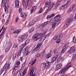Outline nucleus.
<instances>
[{"label": "nucleus", "instance_id": "1", "mask_svg": "<svg viewBox=\"0 0 76 76\" xmlns=\"http://www.w3.org/2000/svg\"><path fill=\"white\" fill-rule=\"evenodd\" d=\"M60 18H61V16H60V15L59 14H58L56 16H55L54 19L56 21L52 24V26L53 27H55L56 26H57V25L60 23L61 21L60 19Z\"/></svg>", "mask_w": 76, "mask_h": 76}, {"label": "nucleus", "instance_id": "2", "mask_svg": "<svg viewBox=\"0 0 76 76\" xmlns=\"http://www.w3.org/2000/svg\"><path fill=\"white\" fill-rule=\"evenodd\" d=\"M20 64V61H18L17 62L16 64L15 65L14 68L12 70V73L13 75H14V76H16L17 75L18 73L16 72V70H17V69H18V68L19 67V64Z\"/></svg>", "mask_w": 76, "mask_h": 76}, {"label": "nucleus", "instance_id": "3", "mask_svg": "<svg viewBox=\"0 0 76 76\" xmlns=\"http://www.w3.org/2000/svg\"><path fill=\"white\" fill-rule=\"evenodd\" d=\"M51 63L50 62L47 61L45 63V62L43 63L41 65V67L45 69H47L48 68H50V66H51Z\"/></svg>", "mask_w": 76, "mask_h": 76}, {"label": "nucleus", "instance_id": "4", "mask_svg": "<svg viewBox=\"0 0 76 76\" xmlns=\"http://www.w3.org/2000/svg\"><path fill=\"white\" fill-rule=\"evenodd\" d=\"M27 38H28V35L26 34H25L18 37V40L20 42H22L24 40H25Z\"/></svg>", "mask_w": 76, "mask_h": 76}, {"label": "nucleus", "instance_id": "5", "mask_svg": "<svg viewBox=\"0 0 76 76\" xmlns=\"http://www.w3.org/2000/svg\"><path fill=\"white\" fill-rule=\"evenodd\" d=\"M42 35H43V34L42 33H38L36 34V35H34L33 38L34 41H37L38 39L41 38V37H42Z\"/></svg>", "mask_w": 76, "mask_h": 76}, {"label": "nucleus", "instance_id": "6", "mask_svg": "<svg viewBox=\"0 0 76 76\" xmlns=\"http://www.w3.org/2000/svg\"><path fill=\"white\" fill-rule=\"evenodd\" d=\"M72 65L71 64L68 67H66V68L61 69L60 71L59 72V74L60 75H64L66 72V70L68 69H69L70 67H72Z\"/></svg>", "mask_w": 76, "mask_h": 76}, {"label": "nucleus", "instance_id": "7", "mask_svg": "<svg viewBox=\"0 0 76 76\" xmlns=\"http://www.w3.org/2000/svg\"><path fill=\"white\" fill-rule=\"evenodd\" d=\"M68 46H69V44H68V43H66L64 46L63 47L62 51L61 52V53L63 54L66 51V50L67 48L68 47Z\"/></svg>", "mask_w": 76, "mask_h": 76}, {"label": "nucleus", "instance_id": "8", "mask_svg": "<svg viewBox=\"0 0 76 76\" xmlns=\"http://www.w3.org/2000/svg\"><path fill=\"white\" fill-rule=\"evenodd\" d=\"M67 52L69 54H70L71 53H76V50L75 49V48L73 47H70V48L69 49Z\"/></svg>", "mask_w": 76, "mask_h": 76}, {"label": "nucleus", "instance_id": "9", "mask_svg": "<svg viewBox=\"0 0 76 76\" xmlns=\"http://www.w3.org/2000/svg\"><path fill=\"white\" fill-rule=\"evenodd\" d=\"M59 56V55H57L53 57H52L51 59V61L50 62L51 63H53L54 61H55L56 60V59H57V58H58V56Z\"/></svg>", "mask_w": 76, "mask_h": 76}, {"label": "nucleus", "instance_id": "10", "mask_svg": "<svg viewBox=\"0 0 76 76\" xmlns=\"http://www.w3.org/2000/svg\"><path fill=\"white\" fill-rule=\"evenodd\" d=\"M28 49L29 48H28V47H26L24 49L22 50L23 53L26 54V55H28V53H29V51H28Z\"/></svg>", "mask_w": 76, "mask_h": 76}, {"label": "nucleus", "instance_id": "11", "mask_svg": "<svg viewBox=\"0 0 76 76\" xmlns=\"http://www.w3.org/2000/svg\"><path fill=\"white\" fill-rule=\"evenodd\" d=\"M39 49H40V46L39 45L37 44V46L36 47V48H35L34 49L32 50V52H33V53H35V52H36V51H38Z\"/></svg>", "mask_w": 76, "mask_h": 76}, {"label": "nucleus", "instance_id": "12", "mask_svg": "<svg viewBox=\"0 0 76 76\" xmlns=\"http://www.w3.org/2000/svg\"><path fill=\"white\" fill-rule=\"evenodd\" d=\"M68 6V4H63L59 7V10H63V9H66V8Z\"/></svg>", "mask_w": 76, "mask_h": 76}, {"label": "nucleus", "instance_id": "13", "mask_svg": "<svg viewBox=\"0 0 76 76\" xmlns=\"http://www.w3.org/2000/svg\"><path fill=\"white\" fill-rule=\"evenodd\" d=\"M74 7V8H75V7H76V6H75V5H73L70 7L69 10L67 11V13H69L71 12V11H72V10H73Z\"/></svg>", "mask_w": 76, "mask_h": 76}, {"label": "nucleus", "instance_id": "14", "mask_svg": "<svg viewBox=\"0 0 76 76\" xmlns=\"http://www.w3.org/2000/svg\"><path fill=\"white\" fill-rule=\"evenodd\" d=\"M7 64H5L4 68L2 69V70L0 72V75H1L2 73L4 72V70H7Z\"/></svg>", "mask_w": 76, "mask_h": 76}, {"label": "nucleus", "instance_id": "15", "mask_svg": "<svg viewBox=\"0 0 76 76\" xmlns=\"http://www.w3.org/2000/svg\"><path fill=\"white\" fill-rule=\"evenodd\" d=\"M27 69L28 68H26L24 69L23 72H22V73H20L19 75V76H23L25 75V73H26V71H27Z\"/></svg>", "mask_w": 76, "mask_h": 76}, {"label": "nucleus", "instance_id": "16", "mask_svg": "<svg viewBox=\"0 0 76 76\" xmlns=\"http://www.w3.org/2000/svg\"><path fill=\"white\" fill-rule=\"evenodd\" d=\"M20 2L18 0H16L15 1V7L18 8L19 7V3Z\"/></svg>", "mask_w": 76, "mask_h": 76}, {"label": "nucleus", "instance_id": "17", "mask_svg": "<svg viewBox=\"0 0 76 76\" xmlns=\"http://www.w3.org/2000/svg\"><path fill=\"white\" fill-rule=\"evenodd\" d=\"M20 16L21 17L23 18H26L27 17V15L25 13L22 12L20 13Z\"/></svg>", "mask_w": 76, "mask_h": 76}, {"label": "nucleus", "instance_id": "18", "mask_svg": "<svg viewBox=\"0 0 76 76\" xmlns=\"http://www.w3.org/2000/svg\"><path fill=\"white\" fill-rule=\"evenodd\" d=\"M62 67V64L61 63H60L59 64L57 65L56 66V68L57 69H60Z\"/></svg>", "mask_w": 76, "mask_h": 76}, {"label": "nucleus", "instance_id": "19", "mask_svg": "<svg viewBox=\"0 0 76 76\" xmlns=\"http://www.w3.org/2000/svg\"><path fill=\"white\" fill-rule=\"evenodd\" d=\"M5 47H12V43L11 42H8L5 45Z\"/></svg>", "mask_w": 76, "mask_h": 76}, {"label": "nucleus", "instance_id": "20", "mask_svg": "<svg viewBox=\"0 0 76 76\" xmlns=\"http://www.w3.org/2000/svg\"><path fill=\"white\" fill-rule=\"evenodd\" d=\"M36 9H37L36 6H34L32 7L31 10V13H32V12L36 10Z\"/></svg>", "mask_w": 76, "mask_h": 76}, {"label": "nucleus", "instance_id": "21", "mask_svg": "<svg viewBox=\"0 0 76 76\" xmlns=\"http://www.w3.org/2000/svg\"><path fill=\"white\" fill-rule=\"evenodd\" d=\"M45 38H46V37H45V36H44L40 39L39 40V42L41 43L42 42H43V41H44V40L45 39Z\"/></svg>", "mask_w": 76, "mask_h": 76}, {"label": "nucleus", "instance_id": "22", "mask_svg": "<svg viewBox=\"0 0 76 76\" xmlns=\"http://www.w3.org/2000/svg\"><path fill=\"white\" fill-rule=\"evenodd\" d=\"M6 28H4L3 30V31L1 32V34L0 35V39L1 38V37H2V36L3 35V34H4V33L5 32V31H6Z\"/></svg>", "mask_w": 76, "mask_h": 76}, {"label": "nucleus", "instance_id": "23", "mask_svg": "<svg viewBox=\"0 0 76 76\" xmlns=\"http://www.w3.org/2000/svg\"><path fill=\"white\" fill-rule=\"evenodd\" d=\"M39 17H37V18H34L33 20L32 21V22L34 23L37 22V21H38V20H39Z\"/></svg>", "mask_w": 76, "mask_h": 76}, {"label": "nucleus", "instance_id": "24", "mask_svg": "<svg viewBox=\"0 0 76 76\" xmlns=\"http://www.w3.org/2000/svg\"><path fill=\"white\" fill-rule=\"evenodd\" d=\"M21 32V29H19V30H15L13 32V34H19Z\"/></svg>", "mask_w": 76, "mask_h": 76}, {"label": "nucleus", "instance_id": "25", "mask_svg": "<svg viewBox=\"0 0 76 76\" xmlns=\"http://www.w3.org/2000/svg\"><path fill=\"white\" fill-rule=\"evenodd\" d=\"M20 48H21V49L18 52V53H22V50H23V48L25 47V46L24 45H21L20 46Z\"/></svg>", "mask_w": 76, "mask_h": 76}, {"label": "nucleus", "instance_id": "26", "mask_svg": "<svg viewBox=\"0 0 76 76\" xmlns=\"http://www.w3.org/2000/svg\"><path fill=\"white\" fill-rule=\"evenodd\" d=\"M35 61H36V59L34 60V59H33L31 60V61L30 62L29 64H30L31 65H33L35 63Z\"/></svg>", "mask_w": 76, "mask_h": 76}, {"label": "nucleus", "instance_id": "27", "mask_svg": "<svg viewBox=\"0 0 76 76\" xmlns=\"http://www.w3.org/2000/svg\"><path fill=\"white\" fill-rule=\"evenodd\" d=\"M29 42V39H27V40L26 41L25 43V44H24L22 45H23L24 46V47L25 46H26L28 43Z\"/></svg>", "mask_w": 76, "mask_h": 76}, {"label": "nucleus", "instance_id": "28", "mask_svg": "<svg viewBox=\"0 0 76 76\" xmlns=\"http://www.w3.org/2000/svg\"><path fill=\"white\" fill-rule=\"evenodd\" d=\"M54 3H52L48 7V9L47 10H50V9H51L52 7H53V6L54 5Z\"/></svg>", "mask_w": 76, "mask_h": 76}, {"label": "nucleus", "instance_id": "29", "mask_svg": "<svg viewBox=\"0 0 76 76\" xmlns=\"http://www.w3.org/2000/svg\"><path fill=\"white\" fill-rule=\"evenodd\" d=\"M5 51L7 52V53L9 50H10V48H11V47H7V46L5 47Z\"/></svg>", "mask_w": 76, "mask_h": 76}, {"label": "nucleus", "instance_id": "30", "mask_svg": "<svg viewBox=\"0 0 76 76\" xmlns=\"http://www.w3.org/2000/svg\"><path fill=\"white\" fill-rule=\"evenodd\" d=\"M72 20V19H67L66 21V22L68 24H69L71 23V22Z\"/></svg>", "mask_w": 76, "mask_h": 76}, {"label": "nucleus", "instance_id": "31", "mask_svg": "<svg viewBox=\"0 0 76 76\" xmlns=\"http://www.w3.org/2000/svg\"><path fill=\"white\" fill-rule=\"evenodd\" d=\"M34 24V23L32 21H30V22L29 23V24L27 26L28 27H29V26H31V25H33Z\"/></svg>", "mask_w": 76, "mask_h": 76}, {"label": "nucleus", "instance_id": "32", "mask_svg": "<svg viewBox=\"0 0 76 76\" xmlns=\"http://www.w3.org/2000/svg\"><path fill=\"white\" fill-rule=\"evenodd\" d=\"M51 4V3L49 2H47L46 3L45 5V6L46 7H48L49 6H50V5Z\"/></svg>", "mask_w": 76, "mask_h": 76}, {"label": "nucleus", "instance_id": "33", "mask_svg": "<svg viewBox=\"0 0 76 76\" xmlns=\"http://www.w3.org/2000/svg\"><path fill=\"white\" fill-rule=\"evenodd\" d=\"M44 27V26L43 24H41L38 28L39 29L41 30Z\"/></svg>", "mask_w": 76, "mask_h": 76}, {"label": "nucleus", "instance_id": "34", "mask_svg": "<svg viewBox=\"0 0 76 76\" xmlns=\"http://www.w3.org/2000/svg\"><path fill=\"white\" fill-rule=\"evenodd\" d=\"M34 29H35V28L34 27H31L29 30V33L31 34V33L32 32L34 31Z\"/></svg>", "mask_w": 76, "mask_h": 76}, {"label": "nucleus", "instance_id": "35", "mask_svg": "<svg viewBox=\"0 0 76 76\" xmlns=\"http://www.w3.org/2000/svg\"><path fill=\"white\" fill-rule=\"evenodd\" d=\"M64 60V57H59L58 58L57 61H59V60H61V61H62Z\"/></svg>", "mask_w": 76, "mask_h": 76}, {"label": "nucleus", "instance_id": "36", "mask_svg": "<svg viewBox=\"0 0 76 76\" xmlns=\"http://www.w3.org/2000/svg\"><path fill=\"white\" fill-rule=\"evenodd\" d=\"M44 52H42V53L41 54V55L40 56V58H41V59H42V58H43V57H44Z\"/></svg>", "mask_w": 76, "mask_h": 76}, {"label": "nucleus", "instance_id": "37", "mask_svg": "<svg viewBox=\"0 0 76 76\" xmlns=\"http://www.w3.org/2000/svg\"><path fill=\"white\" fill-rule=\"evenodd\" d=\"M51 56V53H48V55L46 56V58H49Z\"/></svg>", "mask_w": 76, "mask_h": 76}, {"label": "nucleus", "instance_id": "38", "mask_svg": "<svg viewBox=\"0 0 76 76\" xmlns=\"http://www.w3.org/2000/svg\"><path fill=\"white\" fill-rule=\"evenodd\" d=\"M72 42H73V43H76V40L75 38V37H73Z\"/></svg>", "mask_w": 76, "mask_h": 76}, {"label": "nucleus", "instance_id": "39", "mask_svg": "<svg viewBox=\"0 0 76 76\" xmlns=\"http://www.w3.org/2000/svg\"><path fill=\"white\" fill-rule=\"evenodd\" d=\"M25 62H24L23 63L22 65V67H21V69H23L24 67H25Z\"/></svg>", "mask_w": 76, "mask_h": 76}, {"label": "nucleus", "instance_id": "40", "mask_svg": "<svg viewBox=\"0 0 76 76\" xmlns=\"http://www.w3.org/2000/svg\"><path fill=\"white\" fill-rule=\"evenodd\" d=\"M54 20L51 19L50 20V21L49 23H52V24H53V23L54 22Z\"/></svg>", "mask_w": 76, "mask_h": 76}, {"label": "nucleus", "instance_id": "41", "mask_svg": "<svg viewBox=\"0 0 76 76\" xmlns=\"http://www.w3.org/2000/svg\"><path fill=\"white\" fill-rule=\"evenodd\" d=\"M62 1V0H58L57 2V3L56 4V5H59L60 4V2H61Z\"/></svg>", "mask_w": 76, "mask_h": 76}, {"label": "nucleus", "instance_id": "42", "mask_svg": "<svg viewBox=\"0 0 76 76\" xmlns=\"http://www.w3.org/2000/svg\"><path fill=\"white\" fill-rule=\"evenodd\" d=\"M48 23V21H46L44 23L42 24L43 25V26H44V27L46 25H47Z\"/></svg>", "mask_w": 76, "mask_h": 76}, {"label": "nucleus", "instance_id": "43", "mask_svg": "<svg viewBox=\"0 0 76 76\" xmlns=\"http://www.w3.org/2000/svg\"><path fill=\"white\" fill-rule=\"evenodd\" d=\"M4 9L5 10V12L6 13H8L7 8V7H4Z\"/></svg>", "mask_w": 76, "mask_h": 76}, {"label": "nucleus", "instance_id": "44", "mask_svg": "<svg viewBox=\"0 0 76 76\" xmlns=\"http://www.w3.org/2000/svg\"><path fill=\"white\" fill-rule=\"evenodd\" d=\"M43 11V10L42 9V8L41 7L40 8V9L39 10V13H42V11Z\"/></svg>", "mask_w": 76, "mask_h": 76}, {"label": "nucleus", "instance_id": "45", "mask_svg": "<svg viewBox=\"0 0 76 76\" xmlns=\"http://www.w3.org/2000/svg\"><path fill=\"white\" fill-rule=\"evenodd\" d=\"M60 39H58L56 40V42L57 44H58V43H60Z\"/></svg>", "mask_w": 76, "mask_h": 76}, {"label": "nucleus", "instance_id": "46", "mask_svg": "<svg viewBox=\"0 0 76 76\" xmlns=\"http://www.w3.org/2000/svg\"><path fill=\"white\" fill-rule=\"evenodd\" d=\"M18 46V44H15L14 45L13 47L14 48H17Z\"/></svg>", "mask_w": 76, "mask_h": 76}, {"label": "nucleus", "instance_id": "47", "mask_svg": "<svg viewBox=\"0 0 76 76\" xmlns=\"http://www.w3.org/2000/svg\"><path fill=\"white\" fill-rule=\"evenodd\" d=\"M69 25V24H68L67 23H66L65 24L64 27H65V28H67V27H68Z\"/></svg>", "mask_w": 76, "mask_h": 76}, {"label": "nucleus", "instance_id": "48", "mask_svg": "<svg viewBox=\"0 0 76 76\" xmlns=\"http://www.w3.org/2000/svg\"><path fill=\"white\" fill-rule=\"evenodd\" d=\"M23 6H25L26 4V2H25V0H23Z\"/></svg>", "mask_w": 76, "mask_h": 76}, {"label": "nucleus", "instance_id": "49", "mask_svg": "<svg viewBox=\"0 0 76 76\" xmlns=\"http://www.w3.org/2000/svg\"><path fill=\"white\" fill-rule=\"evenodd\" d=\"M10 64H7V69H9L10 68Z\"/></svg>", "mask_w": 76, "mask_h": 76}, {"label": "nucleus", "instance_id": "50", "mask_svg": "<svg viewBox=\"0 0 76 76\" xmlns=\"http://www.w3.org/2000/svg\"><path fill=\"white\" fill-rule=\"evenodd\" d=\"M31 0H27V3L29 4L31 3Z\"/></svg>", "mask_w": 76, "mask_h": 76}, {"label": "nucleus", "instance_id": "51", "mask_svg": "<svg viewBox=\"0 0 76 76\" xmlns=\"http://www.w3.org/2000/svg\"><path fill=\"white\" fill-rule=\"evenodd\" d=\"M9 0H6V3L7 4H8L9 3Z\"/></svg>", "mask_w": 76, "mask_h": 76}, {"label": "nucleus", "instance_id": "52", "mask_svg": "<svg viewBox=\"0 0 76 76\" xmlns=\"http://www.w3.org/2000/svg\"><path fill=\"white\" fill-rule=\"evenodd\" d=\"M22 9L21 8H20L19 9V13H21V12H22Z\"/></svg>", "mask_w": 76, "mask_h": 76}, {"label": "nucleus", "instance_id": "53", "mask_svg": "<svg viewBox=\"0 0 76 76\" xmlns=\"http://www.w3.org/2000/svg\"><path fill=\"white\" fill-rule=\"evenodd\" d=\"M54 54H56V53H58V52L57 51V50H55L54 51Z\"/></svg>", "mask_w": 76, "mask_h": 76}, {"label": "nucleus", "instance_id": "54", "mask_svg": "<svg viewBox=\"0 0 76 76\" xmlns=\"http://www.w3.org/2000/svg\"><path fill=\"white\" fill-rule=\"evenodd\" d=\"M40 56H41V54L40 53H38L37 54L36 56L37 57H39Z\"/></svg>", "mask_w": 76, "mask_h": 76}, {"label": "nucleus", "instance_id": "55", "mask_svg": "<svg viewBox=\"0 0 76 76\" xmlns=\"http://www.w3.org/2000/svg\"><path fill=\"white\" fill-rule=\"evenodd\" d=\"M18 20H19V17H17L16 19V20H15V22H18Z\"/></svg>", "mask_w": 76, "mask_h": 76}, {"label": "nucleus", "instance_id": "56", "mask_svg": "<svg viewBox=\"0 0 76 76\" xmlns=\"http://www.w3.org/2000/svg\"><path fill=\"white\" fill-rule=\"evenodd\" d=\"M51 18V15H48L46 17L47 19H50V18Z\"/></svg>", "mask_w": 76, "mask_h": 76}, {"label": "nucleus", "instance_id": "57", "mask_svg": "<svg viewBox=\"0 0 76 76\" xmlns=\"http://www.w3.org/2000/svg\"><path fill=\"white\" fill-rule=\"evenodd\" d=\"M55 16V15H54V14L53 13L52 15H50V16L51 17V18H53L54 16Z\"/></svg>", "mask_w": 76, "mask_h": 76}, {"label": "nucleus", "instance_id": "58", "mask_svg": "<svg viewBox=\"0 0 76 76\" xmlns=\"http://www.w3.org/2000/svg\"><path fill=\"white\" fill-rule=\"evenodd\" d=\"M16 54H14L13 57V59H15L16 58Z\"/></svg>", "mask_w": 76, "mask_h": 76}, {"label": "nucleus", "instance_id": "59", "mask_svg": "<svg viewBox=\"0 0 76 76\" xmlns=\"http://www.w3.org/2000/svg\"><path fill=\"white\" fill-rule=\"evenodd\" d=\"M2 23H4L5 22V20L4 19H3L2 20Z\"/></svg>", "mask_w": 76, "mask_h": 76}, {"label": "nucleus", "instance_id": "60", "mask_svg": "<svg viewBox=\"0 0 76 76\" xmlns=\"http://www.w3.org/2000/svg\"><path fill=\"white\" fill-rule=\"evenodd\" d=\"M20 54H21L19 52H18V53L17 55V57H19V56H20Z\"/></svg>", "mask_w": 76, "mask_h": 76}, {"label": "nucleus", "instance_id": "61", "mask_svg": "<svg viewBox=\"0 0 76 76\" xmlns=\"http://www.w3.org/2000/svg\"><path fill=\"white\" fill-rule=\"evenodd\" d=\"M4 0H2L1 1V4H4Z\"/></svg>", "mask_w": 76, "mask_h": 76}, {"label": "nucleus", "instance_id": "62", "mask_svg": "<svg viewBox=\"0 0 76 76\" xmlns=\"http://www.w3.org/2000/svg\"><path fill=\"white\" fill-rule=\"evenodd\" d=\"M60 35H58L56 37V39H58L60 38Z\"/></svg>", "mask_w": 76, "mask_h": 76}, {"label": "nucleus", "instance_id": "63", "mask_svg": "<svg viewBox=\"0 0 76 76\" xmlns=\"http://www.w3.org/2000/svg\"><path fill=\"white\" fill-rule=\"evenodd\" d=\"M18 34H18L17 33H15V37H18Z\"/></svg>", "mask_w": 76, "mask_h": 76}, {"label": "nucleus", "instance_id": "64", "mask_svg": "<svg viewBox=\"0 0 76 76\" xmlns=\"http://www.w3.org/2000/svg\"><path fill=\"white\" fill-rule=\"evenodd\" d=\"M53 39H54V40H56V39H57V38H56V37H53Z\"/></svg>", "mask_w": 76, "mask_h": 76}]
</instances>
